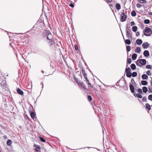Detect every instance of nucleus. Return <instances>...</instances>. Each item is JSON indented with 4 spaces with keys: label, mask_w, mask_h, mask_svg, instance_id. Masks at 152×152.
I'll return each instance as SVG.
<instances>
[{
    "label": "nucleus",
    "mask_w": 152,
    "mask_h": 152,
    "mask_svg": "<svg viewBox=\"0 0 152 152\" xmlns=\"http://www.w3.org/2000/svg\"><path fill=\"white\" fill-rule=\"evenodd\" d=\"M84 77L86 79H88L87 76H86V74H84L83 75Z\"/></svg>",
    "instance_id": "51"
},
{
    "label": "nucleus",
    "mask_w": 152,
    "mask_h": 152,
    "mask_svg": "<svg viewBox=\"0 0 152 152\" xmlns=\"http://www.w3.org/2000/svg\"><path fill=\"white\" fill-rule=\"evenodd\" d=\"M131 82L132 83V84H133V83H135V82L134 81V80L133 79H131Z\"/></svg>",
    "instance_id": "49"
},
{
    "label": "nucleus",
    "mask_w": 152,
    "mask_h": 152,
    "mask_svg": "<svg viewBox=\"0 0 152 152\" xmlns=\"http://www.w3.org/2000/svg\"><path fill=\"white\" fill-rule=\"evenodd\" d=\"M142 78L143 80L146 79L148 78V76L146 74H143L142 76Z\"/></svg>",
    "instance_id": "19"
},
{
    "label": "nucleus",
    "mask_w": 152,
    "mask_h": 152,
    "mask_svg": "<svg viewBox=\"0 0 152 152\" xmlns=\"http://www.w3.org/2000/svg\"><path fill=\"white\" fill-rule=\"evenodd\" d=\"M146 69H151L152 67L150 65H147L146 66Z\"/></svg>",
    "instance_id": "34"
},
{
    "label": "nucleus",
    "mask_w": 152,
    "mask_h": 152,
    "mask_svg": "<svg viewBox=\"0 0 152 152\" xmlns=\"http://www.w3.org/2000/svg\"><path fill=\"white\" fill-rule=\"evenodd\" d=\"M88 99L89 101H91L92 100V98L91 96L90 95H88L87 96Z\"/></svg>",
    "instance_id": "35"
},
{
    "label": "nucleus",
    "mask_w": 152,
    "mask_h": 152,
    "mask_svg": "<svg viewBox=\"0 0 152 152\" xmlns=\"http://www.w3.org/2000/svg\"><path fill=\"white\" fill-rule=\"evenodd\" d=\"M141 84L143 86L146 85L148 83V82L145 80H142L141 82Z\"/></svg>",
    "instance_id": "21"
},
{
    "label": "nucleus",
    "mask_w": 152,
    "mask_h": 152,
    "mask_svg": "<svg viewBox=\"0 0 152 152\" xmlns=\"http://www.w3.org/2000/svg\"><path fill=\"white\" fill-rule=\"evenodd\" d=\"M42 73H43L44 72L43 71H42Z\"/></svg>",
    "instance_id": "61"
},
{
    "label": "nucleus",
    "mask_w": 152,
    "mask_h": 152,
    "mask_svg": "<svg viewBox=\"0 0 152 152\" xmlns=\"http://www.w3.org/2000/svg\"><path fill=\"white\" fill-rule=\"evenodd\" d=\"M137 96L140 98H141L142 97V96L140 94H138L137 95H136Z\"/></svg>",
    "instance_id": "40"
},
{
    "label": "nucleus",
    "mask_w": 152,
    "mask_h": 152,
    "mask_svg": "<svg viewBox=\"0 0 152 152\" xmlns=\"http://www.w3.org/2000/svg\"><path fill=\"white\" fill-rule=\"evenodd\" d=\"M69 6L72 7H73L74 6V4H71Z\"/></svg>",
    "instance_id": "50"
},
{
    "label": "nucleus",
    "mask_w": 152,
    "mask_h": 152,
    "mask_svg": "<svg viewBox=\"0 0 152 152\" xmlns=\"http://www.w3.org/2000/svg\"><path fill=\"white\" fill-rule=\"evenodd\" d=\"M144 31L146 33H150V34L144 33V35L146 36H150L152 34V30L148 27H146L144 30Z\"/></svg>",
    "instance_id": "6"
},
{
    "label": "nucleus",
    "mask_w": 152,
    "mask_h": 152,
    "mask_svg": "<svg viewBox=\"0 0 152 152\" xmlns=\"http://www.w3.org/2000/svg\"><path fill=\"white\" fill-rule=\"evenodd\" d=\"M131 66V69L133 70L135 69L136 68V65L134 64H132Z\"/></svg>",
    "instance_id": "22"
},
{
    "label": "nucleus",
    "mask_w": 152,
    "mask_h": 152,
    "mask_svg": "<svg viewBox=\"0 0 152 152\" xmlns=\"http://www.w3.org/2000/svg\"><path fill=\"white\" fill-rule=\"evenodd\" d=\"M149 44L147 42H145L143 43L142 45L143 48L145 49L147 48L148 47Z\"/></svg>",
    "instance_id": "10"
},
{
    "label": "nucleus",
    "mask_w": 152,
    "mask_h": 152,
    "mask_svg": "<svg viewBox=\"0 0 152 152\" xmlns=\"http://www.w3.org/2000/svg\"><path fill=\"white\" fill-rule=\"evenodd\" d=\"M126 49L127 52H129L130 50V47L129 45L126 46Z\"/></svg>",
    "instance_id": "32"
},
{
    "label": "nucleus",
    "mask_w": 152,
    "mask_h": 152,
    "mask_svg": "<svg viewBox=\"0 0 152 152\" xmlns=\"http://www.w3.org/2000/svg\"><path fill=\"white\" fill-rule=\"evenodd\" d=\"M137 94L136 93H134V95L136 97V96H136V95H137Z\"/></svg>",
    "instance_id": "56"
},
{
    "label": "nucleus",
    "mask_w": 152,
    "mask_h": 152,
    "mask_svg": "<svg viewBox=\"0 0 152 152\" xmlns=\"http://www.w3.org/2000/svg\"><path fill=\"white\" fill-rule=\"evenodd\" d=\"M43 36L44 38H46L48 40L53 39V37L49 31H45L44 32Z\"/></svg>",
    "instance_id": "3"
},
{
    "label": "nucleus",
    "mask_w": 152,
    "mask_h": 152,
    "mask_svg": "<svg viewBox=\"0 0 152 152\" xmlns=\"http://www.w3.org/2000/svg\"><path fill=\"white\" fill-rule=\"evenodd\" d=\"M137 7L138 8H140L142 7V5L140 4H138L137 5Z\"/></svg>",
    "instance_id": "44"
},
{
    "label": "nucleus",
    "mask_w": 152,
    "mask_h": 152,
    "mask_svg": "<svg viewBox=\"0 0 152 152\" xmlns=\"http://www.w3.org/2000/svg\"><path fill=\"white\" fill-rule=\"evenodd\" d=\"M4 137L5 139H7V136H6V135L4 136Z\"/></svg>",
    "instance_id": "57"
},
{
    "label": "nucleus",
    "mask_w": 152,
    "mask_h": 152,
    "mask_svg": "<svg viewBox=\"0 0 152 152\" xmlns=\"http://www.w3.org/2000/svg\"><path fill=\"white\" fill-rule=\"evenodd\" d=\"M137 57V54L134 53L132 55V58L133 60H135Z\"/></svg>",
    "instance_id": "15"
},
{
    "label": "nucleus",
    "mask_w": 152,
    "mask_h": 152,
    "mask_svg": "<svg viewBox=\"0 0 152 152\" xmlns=\"http://www.w3.org/2000/svg\"><path fill=\"white\" fill-rule=\"evenodd\" d=\"M141 3H145L146 1L145 0H138Z\"/></svg>",
    "instance_id": "38"
},
{
    "label": "nucleus",
    "mask_w": 152,
    "mask_h": 152,
    "mask_svg": "<svg viewBox=\"0 0 152 152\" xmlns=\"http://www.w3.org/2000/svg\"><path fill=\"white\" fill-rule=\"evenodd\" d=\"M131 61H132V60H131V58H129L127 59V62H128V63L129 64H131Z\"/></svg>",
    "instance_id": "43"
},
{
    "label": "nucleus",
    "mask_w": 152,
    "mask_h": 152,
    "mask_svg": "<svg viewBox=\"0 0 152 152\" xmlns=\"http://www.w3.org/2000/svg\"><path fill=\"white\" fill-rule=\"evenodd\" d=\"M107 1L109 2H111L112 1V0H106Z\"/></svg>",
    "instance_id": "55"
},
{
    "label": "nucleus",
    "mask_w": 152,
    "mask_h": 152,
    "mask_svg": "<svg viewBox=\"0 0 152 152\" xmlns=\"http://www.w3.org/2000/svg\"><path fill=\"white\" fill-rule=\"evenodd\" d=\"M75 50H78V46L77 45H75Z\"/></svg>",
    "instance_id": "47"
},
{
    "label": "nucleus",
    "mask_w": 152,
    "mask_h": 152,
    "mask_svg": "<svg viewBox=\"0 0 152 152\" xmlns=\"http://www.w3.org/2000/svg\"><path fill=\"white\" fill-rule=\"evenodd\" d=\"M137 27L136 26H133L132 27V30L134 32H136L137 31Z\"/></svg>",
    "instance_id": "26"
},
{
    "label": "nucleus",
    "mask_w": 152,
    "mask_h": 152,
    "mask_svg": "<svg viewBox=\"0 0 152 152\" xmlns=\"http://www.w3.org/2000/svg\"><path fill=\"white\" fill-rule=\"evenodd\" d=\"M126 75L127 77L130 78L132 76V73L131 72H129L128 73L126 74Z\"/></svg>",
    "instance_id": "31"
},
{
    "label": "nucleus",
    "mask_w": 152,
    "mask_h": 152,
    "mask_svg": "<svg viewBox=\"0 0 152 152\" xmlns=\"http://www.w3.org/2000/svg\"><path fill=\"white\" fill-rule=\"evenodd\" d=\"M137 92L140 94H142V90L141 88H139L137 90Z\"/></svg>",
    "instance_id": "36"
},
{
    "label": "nucleus",
    "mask_w": 152,
    "mask_h": 152,
    "mask_svg": "<svg viewBox=\"0 0 152 152\" xmlns=\"http://www.w3.org/2000/svg\"><path fill=\"white\" fill-rule=\"evenodd\" d=\"M146 74L150 76L151 75V73L150 72V71L149 70H148L146 72Z\"/></svg>",
    "instance_id": "42"
},
{
    "label": "nucleus",
    "mask_w": 152,
    "mask_h": 152,
    "mask_svg": "<svg viewBox=\"0 0 152 152\" xmlns=\"http://www.w3.org/2000/svg\"><path fill=\"white\" fill-rule=\"evenodd\" d=\"M30 115L31 118L33 119H34L35 117V115L33 111H31L30 112Z\"/></svg>",
    "instance_id": "14"
},
{
    "label": "nucleus",
    "mask_w": 152,
    "mask_h": 152,
    "mask_svg": "<svg viewBox=\"0 0 152 152\" xmlns=\"http://www.w3.org/2000/svg\"><path fill=\"white\" fill-rule=\"evenodd\" d=\"M136 43L138 45H141L142 43V41L141 39H137L136 40Z\"/></svg>",
    "instance_id": "12"
},
{
    "label": "nucleus",
    "mask_w": 152,
    "mask_h": 152,
    "mask_svg": "<svg viewBox=\"0 0 152 152\" xmlns=\"http://www.w3.org/2000/svg\"><path fill=\"white\" fill-rule=\"evenodd\" d=\"M145 106L146 108L148 110H150L151 109V106L148 103H146L145 104Z\"/></svg>",
    "instance_id": "17"
},
{
    "label": "nucleus",
    "mask_w": 152,
    "mask_h": 152,
    "mask_svg": "<svg viewBox=\"0 0 152 152\" xmlns=\"http://www.w3.org/2000/svg\"><path fill=\"white\" fill-rule=\"evenodd\" d=\"M130 24H131V26H134V25H135V23H134V22L132 21L131 22Z\"/></svg>",
    "instance_id": "46"
},
{
    "label": "nucleus",
    "mask_w": 152,
    "mask_h": 152,
    "mask_svg": "<svg viewBox=\"0 0 152 152\" xmlns=\"http://www.w3.org/2000/svg\"><path fill=\"white\" fill-rule=\"evenodd\" d=\"M79 83V85H80L81 86H83L84 85V84H83V83H82V82H80H80H79V83Z\"/></svg>",
    "instance_id": "48"
},
{
    "label": "nucleus",
    "mask_w": 152,
    "mask_h": 152,
    "mask_svg": "<svg viewBox=\"0 0 152 152\" xmlns=\"http://www.w3.org/2000/svg\"><path fill=\"white\" fill-rule=\"evenodd\" d=\"M125 42L127 44L130 45L131 44V42L130 40L126 39L125 40Z\"/></svg>",
    "instance_id": "23"
},
{
    "label": "nucleus",
    "mask_w": 152,
    "mask_h": 152,
    "mask_svg": "<svg viewBox=\"0 0 152 152\" xmlns=\"http://www.w3.org/2000/svg\"><path fill=\"white\" fill-rule=\"evenodd\" d=\"M142 100L145 102H147V99L146 96H144L142 98Z\"/></svg>",
    "instance_id": "41"
},
{
    "label": "nucleus",
    "mask_w": 152,
    "mask_h": 152,
    "mask_svg": "<svg viewBox=\"0 0 152 152\" xmlns=\"http://www.w3.org/2000/svg\"><path fill=\"white\" fill-rule=\"evenodd\" d=\"M137 73L136 72H133L132 73V76L133 77H136L137 76Z\"/></svg>",
    "instance_id": "30"
},
{
    "label": "nucleus",
    "mask_w": 152,
    "mask_h": 152,
    "mask_svg": "<svg viewBox=\"0 0 152 152\" xmlns=\"http://www.w3.org/2000/svg\"><path fill=\"white\" fill-rule=\"evenodd\" d=\"M82 73L83 74V75H84V74H86L85 73V70L84 69L82 68Z\"/></svg>",
    "instance_id": "45"
},
{
    "label": "nucleus",
    "mask_w": 152,
    "mask_h": 152,
    "mask_svg": "<svg viewBox=\"0 0 152 152\" xmlns=\"http://www.w3.org/2000/svg\"><path fill=\"white\" fill-rule=\"evenodd\" d=\"M131 14L132 16L135 17L136 15V13L135 11L133 10L132 11Z\"/></svg>",
    "instance_id": "25"
},
{
    "label": "nucleus",
    "mask_w": 152,
    "mask_h": 152,
    "mask_svg": "<svg viewBox=\"0 0 152 152\" xmlns=\"http://www.w3.org/2000/svg\"><path fill=\"white\" fill-rule=\"evenodd\" d=\"M83 87V89L84 90H86V86H85V85H84L83 86H82Z\"/></svg>",
    "instance_id": "54"
},
{
    "label": "nucleus",
    "mask_w": 152,
    "mask_h": 152,
    "mask_svg": "<svg viewBox=\"0 0 152 152\" xmlns=\"http://www.w3.org/2000/svg\"><path fill=\"white\" fill-rule=\"evenodd\" d=\"M116 8L118 10H119L121 8V7L120 4L119 3H117L115 5Z\"/></svg>",
    "instance_id": "13"
},
{
    "label": "nucleus",
    "mask_w": 152,
    "mask_h": 152,
    "mask_svg": "<svg viewBox=\"0 0 152 152\" xmlns=\"http://www.w3.org/2000/svg\"><path fill=\"white\" fill-rule=\"evenodd\" d=\"M148 92L149 93H151L152 92L151 89L150 88H148Z\"/></svg>",
    "instance_id": "53"
},
{
    "label": "nucleus",
    "mask_w": 152,
    "mask_h": 152,
    "mask_svg": "<svg viewBox=\"0 0 152 152\" xmlns=\"http://www.w3.org/2000/svg\"><path fill=\"white\" fill-rule=\"evenodd\" d=\"M141 51L140 48V47H137L135 50V52L137 53H139Z\"/></svg>",
    "instance_id": "18"
},
{
    "label": "nucleus",
    "mask_w": 152,
    "mask_h": 152,
    "mask_svg": "<svg viewBox=\"0 0 152 152\" xmlns=\"http://www.w3.org/2000/svg\"><path fill=\"white\" fill-rule=\"evenodd\" d=\"M148 99L152 101V95H150L148 96Z\"/></svg>",
    "instance_id": "39"
},
{
    "label": "nucleus",
    "mask_w": 152,
    "mask_h": 152,
    "mask_svg": "<svg viewBox=\"0 0 152 152\" xmlns=\"http://www.w3.org/2000/svg\"><path fill=\"white\" fill-rule=\"evenodd\" d=\"M130 1H131L132 0H130Z\"/></svg>",
    "instance_id": "62"
},
{
    "label": "nucleus",
    "mask_w": 152,
    "mask_h": 152,
    "mask_svg": "<svg viewBox=\"0 0 152 152\" xmlns=\"http://www.w3.org/2000/svg\"><path fill=\"white\" fill-rule=\"evenodd\" d=\"M34 146L36 148V151H38V150H37V148H38L39 149H41L40 147L38 146V145H34Z\"/></svg>",
    "instance_id": "27"
},
{
    "label": "nucleus",
    "mask_w": 152,
    "mask_h": 152,
    "mask_svg": "<svg viewBox=\"0 0 152 152\" xmlns=\"http://www.w3.org/2000/svg\"><path fill=\"white\" fill-rule=\"evenodd\" d=\"M110 6H113V5H112V4H110Z\"/></svg>",
    "instance_id": "60"
},
{
    "label": "nucleus",
    "mask_w": 152,
    "mask_h": 152,
    "mask_svg": "<svg viewBox=\"0 0 152 152\" xmlns=\"http://www.w3.org/2000/svg\"><path fill=\"white\" fill-rule=\"evenodd\" d=\"M129 88L131 92L132 93H134L135 91L134 87L133 86V85L131 83H130Z\"/></svg>",
    "instance_id": "8"
},
{
    "label": "nucleus",
    "mask_w": 152,
    "mask_h": 152,
    "mask_svg": "<svg viewBox=\"0 0 152 152\" xmlns=\"http://www.w3.org/2000/svg\"><path fill=\"white\" fill-rule=\"evenodd\" d=\"M48 45L51 48L53 49L56 48V43L53 39L48 40Z\"/></svg>",
    "instance_id": "5"
},
{
    "label": "nucleus",
    "mask_w": 152,
    "mask_h": 152,
    "mask_svg": "<svg viewBox=\"0 0 152 152\" xmlns=\"http://www.w3.org/2000/svg\"><path fill=\"white\" fill-rule=\"evenodd\" d=\"M39 138L40 140L41 141H42V142H45V140L43 138H42V137H41L40 136L39 137Z\"/></svg>",
    "instance_id": "33"
},
{
    "label": "nucleus",
    "mask_w": 152,
    "mask_h": 152,
    "mask_svg": "<svg viewBox=\"0 0 152 152\" xmlns=\"http://www.w3.org/2000/svg\"><path fill=\"white\" fill-rule=\"evenodd\" d=\"M86 83L88 84V85L90 86V87L91 88H92L93 86H91V84L89 82V81L88 80V79H86Z\"/></svg>",
    "instance_id": "28"
},
{
    "label": "nucleus",
    "mask_w": 152,
    "mask_h": 152,
    "mask_svg": "<svg viewBox=\"0 0 152 152\" xmlns=\"http://www.w3.org/2000/svg\"><path fill=\"white\" fill-rule=\"evenodd\" d=\"M126 26V36L128 39H132V36L131 34V33L132 32L131 28L130 27H128L127 24Z\"/></svg>",
    "instance_id": "4"
},
{
    "label": "nucleus",
    "mask_w": 152,
    "mask_h": 152,
    "mask_svg": "<svg viewBox=\"0 0 152 152\" xmlns=\"http://www.w3.org/2000/svg\"><path fill=\"white\" fill-rule=\"evenodd\" d=\"M123 12L121 15L120 20L121 21L123 22L126 21L127 18V15L124 13V10H123Z\"/></svg>",
    "instance_id": "7"
},
{
    "label": "nucleus",
    "mask_w": 152,
    "mask_h": 152,
    "mask_svg": "<svg viewBox=\"0 0 152 152\" xmlns=\"http://www.w3.org/2000/svg\"><path fill=\"white\" fill-rule=\"evenodd\" d=\"M143 54L145 56L148 57L149 55V53L148 50H145L143 52Z\"/></svg>",
    "instance_id": "9"
},
{
    "label": "nucleus",
    "mask_w": 152,
    "mask_h": 152,
    "mask_svg": "<svg viewBox=\"0 0 152 152\" xmlns=\"http://www.w3.org/2000/svg\"><path fill=\"white\" fill-rule=\"evenodd\" d=\"M136 64L137 66L140 67L145 65L146 60L145 59H142L138 60L136 61Z\"/></svg>",
    "instance_id": "2"
},
{
    "label": "nucleus",
    "mask_w": 152,
    "mask_h": 152,
    "mask_svg": "<svg viewBox=\"0 0 152 152\" xmlns=\"http://www.w3.org/2000/svg\"><path fill=\"white\" fill-rule=\"evenodd\" d=\"M144 23L146 24H148L150 23V21L148 19H145L144 20Z\"/></svg>",
    "instance_id": "29"
},
{
    "label": "nucleus",
    "mask_w": 152,
    "mask_h": 152,
    "mask_svg": "<svg viewBox=\"0 0 152 152\" xmlns=\"http://www.w3.org/2000/svg\"><path fill=\"white\" fill-rule=\"evenodd\" d=\"M44 23L43 22L38 20L37 21V23L33 27V29L35 30V28H36L38 29L43 28L44 27Z\"/></svg>",
    "instance_id": "1"
},
{
    "label": "nucleus",
    "mask_w": 152,
    "mask_h": 152,
    "mask_svg": "<svg viewBox=\"0 0 152 152\" xmlns=\"http://www.w3.org/2000/svg\"><path fill=\"white\" fill-rule=\"evenodd\" d=\"M149 14H150V15H152V12H150V13H149Z\"/></svg>",
    "instance_id": "59"
},
{
    "label": "nucleus",
    "mask_w": 152,
    "mask_h": 152,
    "mask_svg": "<svg viewBox=\"0 0 152 152\" xmlns=\"http://www.w3.org/2000/svg\"><path fill=\"white\" fill-rule=\"evenodd\" d=\"M140 35V33H139V32H137V33L136 34V35L137 36H139V35Z\"/></svg>",
    "instance_id": "52"
},
{
    "label": "nucleus",
    "mask_w": 152,
    "mask_h": 152,
    "mask_svg": "<svg viewBox=\"0 0 152 152\" xmlns=\"http://www.w3.org/2000/svg\"><path fill=\"white\" fill-rule=\"evenodd\" d=\"M18 93L20 95H23V91L20 88H18L17 90Z\"/></svg>",
    "instance_id": "11"
},
{
    "label": "nucleus",
    "mask_w": 152,
    "mask_h": 152,
    "mask_svg": "<svg viewBox=\"0 0 152 152\" xmlns=\"http://www.w3.org/2000/svg\"><path fill=\"white\" fill-rule=\"evenodd\" d=\"M142 89L144 93H146L147 92V91H148V88L146 87H145V86L143 87H142Z\"/></svg>",
    "instance_id": "20"
},
{
    "label": "nucleus",
    "mask_w": 152,
    "mask_h": 152,
    "mask_svg": "<svg viewBox=\"0 0 152 152\" xmlns=\"http://www.w3.org/2000/svg\"><path fill=\"white\" fill-rule=\"evenodd\" d=\"M74 80L75 81V82H76L77 83H78V85H79V83H78L79 82L78 81V79L77 78H76L75 76H74Z\"/></svg>",
    "instance_id": "37"
},
{
    "label": "nucleus",
    "mask_w": 152,
    "mask_h": 152,
    "mask_svg": "<svg viewBox=\"0 0 152 152\" xmlns=\"http://www.w3.org/2000/svg\"><path fill=\"white\" fill-rule=\"evenodd\" d=\"M122 36H123V38H124V39H125V38H124V35H123V33H122Z\"/></svg>",
    "instance_id": "58"
},
{
    "label": "nucleus",
    "mask_w": 152,
    "mask_h": 152,
    "mask_svg": "<svg viewBox=\"0 0 152 152\" xmlns=\"http://www.w3.org/2000/svg\"><path fill=\"white\" fill-rule=\"evenodd\" d=\"M131 69L130 68L128 67L127 68H126L125 69V72L126 73V74L128 73L129 72H130Z\"/></svg>",
    "instance_id": "24"
},
{
    "label": "nucleus",
    "mask_w": 152,
    "mask_h": 152,
    "mask_svg": "<svg viewBox=\"0 0 152 152\" xmlns=\"http://www.w3.org/2000/svg\"><path fill=\"white\" fill-rule=\"evenodd\" d=\"M7 145L10 146L12 144V140H8L7 141Z\"/></svg>",
    "instance_id": "16"
}]
</instances>
